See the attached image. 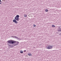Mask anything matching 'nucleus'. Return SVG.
Wrapping results in <instances>:
<instances>
[{
	"label": "nucleus",
	"instance_id": "f257e3e1",
	"mask_svg": "<svg viewBox=\"0 0 61 61\" xmlns=\"http://www.w3.org/2000/svg\"><path fill=\"white\" fill-rule=\"evenodd\" d=\"M7 42L9 44H12L15 43L16 41L12 40H10L8 41Z\"/></svg>",
	"mask_w": 61,
	"mask_h": 61
},
{
	"label": "nucleus",
	"instance_id": "20e7f679",
	"mask_svg": "<svg viewBox=\"0 0 61 61\" xmlns=\"http://www.w3.org/2000/svg\"><path fill=\"white\" fill-rule=\"evenodd\" d=\"M13 22H15V24H17V23H18V22L16 21V20L15 19L13 20Z\"/></svg>",
	"mask_w": 61,
	"mask_h": 61
},
{
	"label": "nucleus",
	"instance_id": "9b49d317",
	"mask_svg": "<svg viewBox=\"0 0 61 61\" xmlns=\"http://www.w3.org/2000/svg\"><path fill=\"white\" fill-rule=\"evenodd\" d=\"M20 53H23V51H20Z\"/></svg>",
	"mask_w": 61,
	"mask_h": 61
},
{
	"label": "nucleus",
	"instance_id": "423d86ee",
	"mask_svg": "<svg viewBox=\"0 0 61 61\" xmlns=\"http://www.w3.org/2000/svg\"><path fill=\"white\" fill-rule=\"evenodd\" d=\"M16 44H15V45H14V46H17V45H18V44H19V42H16Z\"/></svg>",
	"mask_w": 61,
	"mask_h": 61
},
{
	"label": "nucleus",
	"instance_id": "ddd939ff",
	"mask_svg": "<svg viewBox=\"0 0 61 61\" xmlns=\"http://www.w3.org/2000/svg\"><path fill=\"white\" fill-rule=\"evenodd\" d=\"M1 2V0H0V4H2V2Z\"/></svg>",
	"mask_w": 61,
	"mask_h": 61
},
{
	"label": "nucleus",
	"instance_id": "a211bd4d",
	"mask_svg": "<svg viewBox=\"0 0 61 61\" xmlns=\"http://www.w3.org/2000/svg\"><path fill=\"white\" fill-rule=\"evenodd\" d=\"M11 37H13L14 36H11Z\"/></svg>",
	"mask_w": 61,
	"mask_h": 61
},
{
	"label": "nucleus",
	"instance_id": "6ab92c4d",
	"mask_svg": "<svg viewBox=\"0 0 61 61\" xmlns=\"http://www.w3.org/2000/svg\"><path fill=\"white\" fill-rule=\"evenodd\" d=\"M2 1H5V0H2Z\"/></svg>",
	"mask_w": 61,
	"mask_h": 61
},
{
	"label": "nucleus",
	"instance_id": "7ed1b4c3",
	"mask_svg": "<svg viewBox=\"0 0 61 61\" xmlns=\"http://www.w3.org/2000/svg\"><path fill=\"white\" fill-rule=\"evenodd\" d=\"M52 46H49L47 47H46V48L48 49H52Z\"/></svg>",
	"mask_w": 61,
	"mask_h": 61
},
{
	"label": "nucleus",
	"instance_id": "aec40b11",
	"mask_svg": "<svg viewBox=\"0 0 61 61\" xmlns=\"http://www.w3.org/2000/svg\"><path fill=\"white\" fill-rule=\"evenodd\" d=\"M54 27H55V26L54 25Z\"/></svg>",
	"mask_w": 61,
	"mask_h": 61
},
{
	"label": "nucleus",
	"instance_id": "f03ea898",
	"mask_svg": "<svg viewBox=\"0 0 61 61\" xmlns=\"http://www.w3.org/2000/svg\"><path fill=\"white\" fill-rule=\"evenodd\" d=\"M19 15H16V16L15 17V19L17 21H18L19 20Z\"/></svg>",
	"mask_w": 61,
	"mask_h": 61
},
{
	"label": "nucleus",
	"instance_id": "4468645a",
	"mask_svg": "<svg viewBox=\"0 0 61 61\" xmlns=\"http://www.w3.org/2000/svg\"><path fill=\"white\" fill-rule=\"evenodd\" d=\"M26 51L25 50L24 51V52H26Z\"/></svg>",
	"mask_w": 61,
	"mask_h": 61
},
{
	"label": "nucleus",
	"instance_id": "6e6552de",
	"mask_svg": "<svg viewBox=\"0 0 61 61\" xmlns=\"http://www.w3.org/2000/svg\"><path fill=\"white\" fill-rule=\"evenodd\" d=\"M24 16L25 17H27V16L26 14H25L24 15Z\"/></svg>",
	"mask_w": 61,
	"mask_h": 61
},
{
	"label": "nucleus",
	"instance_id": "dca6fc26",
	"mask_svg": "<svg viewBox=\"0 0 61 61\" xmlns=\"http://www.w3.org/2000/svg\"><path fill=\"white\" fill-rule=\"evenodd\" d=\"M34 27H35L36 26V25H34Z\"/></svg>",
	"mask_w": 61,
	"mask_h": 61
},
{
	"label": "nucleus",
	"instance_id": "1a4fd4ad",
	"mask_svg": "<svg viewBox=\"0 0 61 61\" xmlns=\"http://www.w3.org/2000/svg\"><path fill=\"white\" fill-rule=\"evenodd\" d=\"M45 11H46V12H48V10H47V9H46L45 10Z\"/></svg>",
	"mask_w": 61,
	"mask_h": 61
},
{
	"label": "nucleus",
	"instance_id": "f3484780",
	"mask_svg": "<svg viewBox=\"0 0 61 61\" xmlns=\"http://www.w3.org/2000/svg\"><path fill=\"white\" fill-rule=\"evenodd\" d=\"M52 27H54V25H52Z\"/></svg>",
	"mask_w": 61,
	"mask_h": 61
},
{
	"label": "nucleus",
	"instance_id": "2eb2a0df",
	"mask_svg": "<svg viewBox=\"0 0 61 61\" xmlns=\"http://www.w3.org/2000/svg\"><path fill=\"white\" fill-rule=\"evenodd\" d=\"M59 35H60V36H61V33H60L59 34Z\"/></svg>",
	"mask_w": 61,
	"mask_h": 61
},
{
	"label": "nucleus",
	"instance_id": "9d476101",
	"mask_svg": "<svg viewBox=\"0 0 61 61\" xmlns=\"http://www.w3.org/2000/svg\"><path fill=\"white\" fill-rule=\"evenodd\" d=\"M28 55H29V56H32V54H28Z\"/></svg>",
	"mask_w": 61,
	"mask_h": 61
},
{
	"label": "nucleus",
	"instance_id": "412c9836",
	"mask_svg": "<svg viewBox=\"0 0 61 61\" xmlns=\"http://www.w3.org/2000/svg\"><path fill=\"white\" fill-rule=\"evenodd\" d=\"M11 47V48L12 47V46H11V47Z\"/></svg>",
	"mask_w": 61,
	"mask_h": 61
},
{
	"label": "nucleus",
	"instance_id": "0eeeda50",
	"mask_svg": "<svg viewBox=\"0 0 61 61\" xmlns=\"http://www.w3.org/2000/svg\"><path fill=\"white\" fill-rule=\"evenodd\" d=\"M13 38H16V39H19V38H18V37L15 36H13Z\"/></svg>",
	"mask_w": 61,
	"mask_h": 61
},
{
	"label": "nucleus",
	"instance_id": "f8f14e48",
	"mask_svg": "<svg viewBox=\"0 0 61 61\" xmlns=\"http://www.w3.org/2000/svg\"><path fill=\"white\" fill-rule=\"evenodd\" d=\"M9 46H12V45L11 44L8 45Z\"/></svg>",
	"mask_w": 61,
	"mask_h": 61
},
{
	"label": "nucleus",
	"instance_id": "39448f33",
	"mask_svg": "<svg viewBox=\"0 0 61 61\" xmlns=\"http://www.w3.org/2000/svg\"><path fill=\"white\" fill-rule=\"evenodd\" d=\"M58 29H59L58 30V31H60V32H61V26H60L58 27Z\"/></svg>",
	"mask_w": 61,
	"mask_h": 61
}]
</instances>
